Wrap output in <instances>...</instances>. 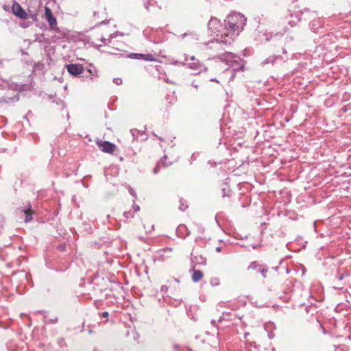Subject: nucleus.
I'll return each instance as SVG.
<instances>
[{"label": "nucleus", "instance_id": "0eeeda50", "mask_svg": "<svg viewBox=\"0 0 351 351\" xmlns=\"http://www.w3.org/2000/svg\"><path fill=\"white\" fill-rule=\"evenodd\" d=\"M12 12L15 16L21 19H25L28 16V14L23 10L22 6L16 1L13 2Z\"/></svg>", "mask_w": 351, "mask_h": 351}, {"label": "nucleus", "instance_id": "864d4df0", "mask_svg": "<svg viewBox=\"0 0 351 351\" xmlns=\"http://www.w3.org/2000/svg\"><path fill=\"white\" fill-rule=\"evenodd\" d=\"M192 85L195 88H198V86L196 85V84H194L193 83L192 84Z\"/></svg>", "mask_w": 351, "mask_h": 351}, {"label": "nucleus", "instance_id": "f03ea898", "mask_svg": "<svg viewBox=\"0 0 351 351\" xmlns=\"http://www.w3.org/2000/svg\"><path fill=\"white\" fill-rule=\"evenodd\" d=\"M217 57L221 62H225L229 66L232 67L234 71H242L244 67L245 62L243 60L234 53L226 52L219 53Z\"/></svg>", "mask_w": 351, "mask_h": 351}, {"label": "nucleus", "instance_id": "de8ad7c7", "mask_svg": "<svg viewBox=\"0 0 351 351\" xmlns=\"http://www.w3.org/2000/svg\"><path fill=\"white\" fill-rule=\"evenodd\" d=\"M167 286H162L161 287V291H165V290H167Z\"/></svg>", "mask_w": 351, "mask_h": 351}, {"label": "nucleus", "instance_id": "c9c22d12", "mask_svg": "<svg viewBox=\"0 0 351 351\" xmlns=\"http://www.w3.org/2000/svg\"><path fill=\"white\" fill-rule=\"evenodd\" d=\"M275 335L273 332H268V337L270 339H272L274 337Z\"/></svg>", "mask_w": 351, "mask_h": 351}, {"label": "nucleus", "instance_id": "f8f14e48", "mask_svg": "<svg viewBox=\"0 0 351 351\" xmlns=\"http://www.w3.org/2000/svg\"><path fill=\"white\" fill-rule=\"evenodd\" d=\"M21 211L22 213H24V214L25 215V217L24 219V221L25 223H28V222H30L31 221H32V219H33L32 215H33L34 212L32 210V205L29 202L27 203V205L25 206H24V208H21Z\"/></svg>", "mask_w": 351, "mask_h": 351}, {"label": "nucleus", "instance_id": "9d476101", "mask_svg": "<svg viewBox=\"0 0 351 351\" xmlns=\"http://www.w3.org/2000/svg\"><path fill=\"white\" fill-rule=\"evenodd\" d=\"M206 264V258L202 255H195L191 253V265L193 268L198 265H205Z\"/></svg>", "mask_w": 351, "mask_h": 351}, {"label": "nucleus", "instance_id": "b1692460", "mask_svg": "<svg viewBox=\"0 0 351 351\" xmlns=\"http://www.w3.org/2000/svg\"><path fill=\"white\" fill-rule=\"evenodd\" d=\"M154 0H148L147 1L145 2L144 7L147 11H149V7L154 6Z\"/></svg>", "mask_w": 351, "mask_h": 351}, {"label": "nucleus", "instance_id": "a18cd8bd", "mask_svg": "<svg viewBox=\"0 0 351 351\" xmlns=\"http://www.w3.org/2000/svg\"><path fill=\"white\" fill-rule=\"evenodd\" d=\"M211 324L213 326H217V322L215 319H213L211 321Z\"/></svg>", "mask_w": 351, "mask_h": 351}, {"label": "nucleus", "instance_id": "e433bc0d", "mask_svg": "<svg viewBox=\"0 0 351 351\" xmlns=\"http://www.w3.org/2000/svg\"><path fill=\"white\" fill-rule=\"evenodd\" d=\"M108 315H109V313H108V311H104V312L101 313V316L103 317H108Z\"/></svg>", "mask_w": 351, "mask_h": 351}, {"label": "nucleus", "instance_id": "09e8293b", "mask_svg": "<svg viewBox=\"0 0 351 351\" xmlns=\"http://www.w3.org/2000/svg\"><path fill=\"white\" fill-rule=\"evenodd\" d=\"M106 23H108V21H106V20H104L99 23V24H106Z\"/></svg>", "mask_w": 351, "mask_h": 351}, {"label": "nucleus", "instance_id": "393cba45", "mask_svg": "<svg viewBox=\"0 0 351 351\" xmlns=\"http://www.w3.org/2000/svg\"><path fill=\"white\" fill-rule=\"evenodd\" d=\"M143 53H132L129 57L134 59L142 60Z\"/></svg>", "mask_w": 351, "mask_h": 351}, {"label": "nucleus", "instance_id": "39448f33", "mask_svg": "<svg viewBox=\"0 0 351 351\" xmlns=\"http://www.w3.org/2000/svg\"><path fill=\"white\" fill-rule=\"evenodd\" d=\"M96 145L101 151L108 154H112L117 149V146L114 143L107 141L97 139Z\"/></svg>", "mask_w": 351, "mask_h": 351}, {"label": "nucleus", "instance_id": "4468645a", "mask_svg": "<svg viewBox=\"0 0 351 351\" xmlns=\"http://www.w3.org/2000/svg\"><path fill=\"white\" fill-rule=\"evenodd\" d=\"M176 233L179 237L184 239L189 235L190 232L185 225L181 224L178 226Z\"/></svg>", "mask_w": 351, "mask_h": 351}, {"label": "nucleus", "instance_id": "58836bf2", "mask_svg": "<svg viewBox=\"0 0 351 351\" xmlns=\"http://www.w3.org/2000/svg\"><path fill=\"white\" fill-rule=\"evenodd\" d=\"M152 134L156 137L160 142H162L163 141V138L160 136H158L154 132L152 133Z\"/></svg>", "mask_w": 351, "mask_h": 351}, {"label": "nucleus", "instance_id": "f3484780", "mask_svg": "<svg viewBox=\"0 0 351 351\" xmlns=\"http://www.w3.org/2000/svg\"><path fill=\"white\" fill-rule=\"evenodd\" d=\"M264 36L265 37L266 40H270L272 39V38H281L282 36V34L280 32H278L275 34H273L272 33H270V32H265L264 34Z\"/></svg>", "mask_w": 351, "mask_h": 351}, {"label": "nucleus", "instance_id": "f704fd0d", "mask_svg": "<svg viewBox=\"0 0 351 351\" xmlns=\"http://www.w3.org/2000/svg\"><path fill=\"white\" fill-rule=\"evenodd\" d=\"M226 315H229V314H230V313H225V312H223V315H222V316H221V317H219V321H218L219 322H221L223 320V319H224L223 315H226Z\"/></svg>", "mask_w": 351, "mask_h": 351}, {"label": "nucleus", "instance_id": "f257e3e1", "mask_svg": "<svg viewBox=\"0 0 351 351\" xmlns=\"http://www.w3.org/2000/svg\"><path fill=\"white\" fill-rule=\"evenodd\" d=\"M245 22L246 19L240 13L229 14L224 20L225 33H223L221 38L210 43V48L219 51L221 44L225 45H231L235 38L243 29Z\"/></svg>", "mask_w": 351, "mask_h": 351}, {"label": "nucleus", "instance_id": "a19ab883", "mask_svg": "<svg viewBox=\"0 0 351 351\" xmlns=\"http://www.w3.org/2000/svg\"><path fill=\"white\" fill-rule=\"evenodd\" d=\"M93 16H94V18H95V19H98V18H99V12H94V13H93Z\"/></svg>", "mask_w": 351, "mask_h": 351}, {"label": "nucleus", "instance_id": "aec40b11", "mask_svg": "<svg viewBox=\"0 0 351 351\" xmlns=\"http://www.w3.org/2000/svg\"><path fill=\"white\" fill-rule=\"evenodd\" d=\"M171 251H172V248H171V247H166V248L161 249L159 251V256L162 260H164L165 258L167 256L165 255V254L168 253V252H171Z\"/></svg>", "mask_w": 351, "mask_h": 351}, {"label": "nucleus", "instance_id": "7c9ffc66", "mask_svg": "<svg viewBox=\"0 0 351 351\" xmlns=\"http://www.w3.org/2000/svg\"><path fill=\"white\" fill-rule=\"evenodd\" d=\"M57 249L60 251H64L65 249H66V246L64 244H59L58 246H57Z\"/></svg>", "mask_w": 351, "mask_h": 351}, {"label": "nucleus", "instance_id": "9b49d317", "mask_svg": "<svg viewBox=\"0 0 351 351\" xmlns=\"http://www.w3.org/2000/svg\"><path fill=\"white\" fill-rule=\"evenodd\" d=\"M19 100V94H15L14 96L4 95L0 97V107L3 104L10 106Z\"/></svg>", "mask_w": 351, "mask_h": 351}, {"label": "nucleus", "instance_id": "49530a36", "mask_svg": "<svg viewBox=\"0 0 351 351\" xmlns=\"http://www.w3.org/2000/svg\"><path fill=\"white\" fill-rule=\"evenodd\" d=\"M58 317H55L54 319H51V321L53 322V323H56L58 322Z\"/></svg>", "mask_w": 351, "mask_h": 351}, {"label": "nucleus", "instance_id": "423d86ee", "mask_svg": "<svg viewBox=\"0 0 351 351\" xmlns=\"http://www.w3.org/2000/svg\"><path fill=\"white\" fill-rule=\"evenodd\" d=\"M253 269L256 272L261 274L263 278H267V274L268 272V267L266 265L261 264L258 261L252 262L247 267V270Z\"/></svg>", "mask_w": 351, "mask_h": 351}, {"label": "nucleus", "instance_id": "37998d69", "mask_svg": "<svg viewBox=\"0 0 351 351\" xmlns=\"http://www.w3.org/2000/svg\"><path fill=\"white\" fill-rule=\"evenodd\" d=\"M191 34L190 33H184L181 35L182 38H184L187 35Z\"/></svg>", "mask_w": 351, "mask_h": 351}, {"label": "nucleus", "instance_id": "c85d7f7f", "mask_svg": "<svg viewBox=\"0 0 351 351\" xmlns=\"http://www.w3.org/2000/svg\"><path fill=\"white\" fill-rule=\"evenodd\" d=\"M210 285L213 287L217 286L219 285V279L217 278H213L210 279Z\"/></svg>", "mask_w": 351, "mask_h": 351}, {"label": "nucleus", "instance_id": "2eb2a0df", "mask_svg": "<svg viewBox=\"0 0 351 351\" xmlns=\"http://www.w3.org/2000/svg\"><path fill=\"white\" fill-rule=\"evenodd\" d=\"M278 60H282V58L279 55L270 56L262 62L261 65L265 66L268 64L274 65Z\"/></svg>", "mask_w": 351, "mask_h": 351}, {"label": "nucleus", "instance_id": "3c124183", "mask_svg": "<svg viewBox=\"0 0 351 351\" xmlns=\"http://www.w3.org/2000/svg\"><path fill=\"white\" fill-rule=\"evenodd\" d=\"M208 164H211L212 166H215L216 165V162H213V164H212L210 161H208Z\"/></svg>", "mask_w": 351, "mask_h": 351}, {"label": "nucleus", "instance_id": "bb28decb", "mask_svg": "<svg viewBox=\"0 0 351 351\" xmlns=\"http://www.w3.org/2000/svg\"><path fill=\"white\" fill-rule=\"evenodd\" d=\"M123 34H122V33H121V32H114V33H113V34H111L110 35L109 38H108L109 43H111V40H112L113 38H116L117 36H123Z\"/></svg>", "mask_w": 351, "mask_h": 351}, {"label": "nucleus", "instance_id": "473e14b6", "mask_svg": "<svg viewBox=\"0 0 351 351\" xmlns=\"http://www.w3.org/2000/svg\"><path fill=\"white\" fill-rule=\"evenodd\" d=\"M132 208L134 209V212H138L140 210V206L137 204H136L134 202L133 204Z\"/></svg>", "mask_w": 351, "mask_h": 351}, {"label": "nucleus", "instance_id": "79ce46f5", "mask_svg": "<svg viewBox=\"0 0 351 351\" xmlns=\"http://www.w3.org/2000/svg\"><path fill=\"white\" fill-rule=\"evenodd\" d=\"M57 104H60L62 108H64L65 106L64 103L62 100H60V102H57Z\"/></svg>", "mask_w": 351, "mask_h": 351}, {"label": "nucleus", "instance_id": "7ed1b4c3", "mask_svg": "<svg viewBox=\"0 0 351 351\" xmlns=\"http://www.w3.org/2000/svg\"><path fill=\"white\" fill-rule=\"evenodd\" d=\"M185 64L191 69L197 71V73H200L207 71V67L199 60L197 59L195 56L185 55L184 58Z\"/></svg>", "mask_w": 351, "mask_h": 351}, {"label": "nucleus", "instance_id": "6e6d98bb", "mask_svg": "<svg viewBox=\"0 0 351 351\" xmlns=\"http://www.w3.org/2000/svg\"><path fill=\"white\" fill-rule=\"evenodd\" d=\"M256 247H257V245H254V246H253V248H254V249H256Z\"/></svg>", "mask_w": 351, "mask_h": 351}, {"label": "nucleus", "instance_id": "72a5a7b5", "mask_svg": "<svg viewBox=\"0 0 351 351\" xmlns=\"http://www.w3.org/2000/svg\"><path fill=\"white\" fill-rule=\"evenodd\" d=\"M29 17L34 21H38V19H37V14L35 13V14H30L29 15Z\"/></svg>", "mask_w": 351, "mask_h": 351}, {"label": "nucleus", "instance_id": "ea45409f", "mask_svg": "<svg viewBox=\"0 0 351 351\" xmlns=\"http://www.w3.org/2000/svg\"><path fill=\"white\" fill-rule=\"evenodd\" d=\"M158 171H159V168H158V166H156V167L154 169V170H153V173H154V174H156V173H158Z\"/></svg>", "mask_w": 351, "mask_h": 351}, {"label": "nucleus", "instance_id": "c03bdc74", "mask_svg": "<svg viewBox=\"0 0 351 351\" xmlns=\"http://www.w3.org/2000/svg\"><path fill=\"white\" fill-rule=\"evenodd\" d=\"M210 82H217L219 83V81L217 80V79L216 77H214V78H211L210 80Z\"/></svg>", "mask_w": 351, "mask_h": 351}, {"label": "nucleus", "instance_id": "4c0bfd02", "mask_svg": "<svg viewBox=\"0 0 351 351\" xmlns=\"http://www.w3.org/2000/svg\"><path fill=\"white\" fill-rule=\"evenodd\" d=\"M344 276L345 275L343 274H339L337 278L339 280H342L343 278H344Z\"/></svg>", "mask_w": 351, "mask_h": 351}, {"label": "nucleus", "instance_id": "5701e85b", "mask_svg": "<svg viewBox=\"0 0 351 351\" xmlns=\"http://www.w3.org/2000/svg\"><path fill=\"white\" fill-rule=\"evenodd\" d=\"M188 208V205L186 202V201H184L183 199V198H180V205H179V209L182 211H184L185 210L186 208Z\"/></svg>", "mask_w": 351, "mask_h": 351}, {"label": "nucleus", "instance_id": "5fc2aeb1", "mask_svg": "<svg viewBox=\"0 0 351 351\" xmlns=\"http://www.w3.org/2000/svg\"><path fill=\"white\" fill-rule=\"evenodd\" d=\"M247 335H249V332H245L244 337H246Z\"/></svg>", "mask_w": 351, "mask_h": 351}, {"label": "nucleus", "instance_id": "412c9836", "mask_svg": "<svg viewBox=\"0 0 351 351\" xmlns=\"http://www.w3.org/2000/svg\"><path fill=\"white\" fill-rule=\"evenodd\" d=\"M142 60H145V61L152 62V61H155L156 58H155L154 56L151 53H146V54L143 53Z\"/></svg>", "mask_w": 351, "mask_h": 351}, {"label": "nucleus", "instance_id": "a211bd4d", "mask_svg": "<svg viewBox=\"0 0 351 351\" xmlns=\"http://www.w3.org/2000/svg\"><path fill=\"white\" fill-rule=\"evenodd\" d=\"M293 40V38L292 36H288L285 40V46L282 47V53L283 54H287V51L286 47H289V44H291Z\"/></svg>", "mask_w": 351, "mask_h": 351}, {"label": "nucleus", "instance_id": "dca6fc26", "mask_svg": "<svg viewBox=\"0 0 351 351\" xmlns=\"http://www.w3.org/2000/svg\"><path fill=\"white\" fill-rule=\"evenodd\" d=\"M191 271H192V280L193 282H197L199 281L203 277V273L200 270H196L192 267Z\"/></svg>", "mask_w": 351, "mask_h": 351}, {"label": "nucleus", "instance_id": "c756f323", "mask_svg": "<svg viewBox=\"0 0 351 351\" xmlns=\"http://www.w3.org/2000/svg\"><path fill=\"white\" fill-rule=\"evenodd\" d=\"M129 192H130V195H131L132 197H134L135 199H136V197H137V195H136V191H135L133 189L130 188V189H129Z\"/></svg>", "mask_w": 351, "mask_h": 351}, {"label": "nucleus", "instance_id": "20e7f679", "mask_svg": "<svg viewBox=\"0 0 351 351\" xmlns=\"http://www.w3.org/2000/svg\"><path fill=\"white\" fill-rule=\"evenodd\" d=\"M208 29L211 34L225 33L224 23H222L218 19L212 17L208 23Z\"/></svg>", "mask_w": 351, "mask_h": 351}, {"label": "nucleus", "instance_id": "6ab92c4d", "mask_svg": "<svg viewBox=\"0 0 351 351\" xmlns=\"http://www.w3.org/2000/svg\"><path fill=\"white\" fill-rule=\"evenodd\" d=\"M222 186H223V187L221 189V191H222L223 197L230 196L231 190L230 189L228 184L224 183V184H223Z\"/></svg>", "mask_w": 351, "mask_h": 351}, {"label": "nucleus", "instance_id": "6e6552de", "mask_svg": "<svg viewBox=\"0 0 351 351\" xmlns=\"http://www.w3.org/2000/svg\"><path fill=\"white\" fill-rule=\"evenodd\" d=\"M45 15L47 21L48 22L51 29H57V21L56 17L53 16L51 10L49 7L45 8Z\"/></svg>", "mask_w": 351, "mask_h": 351}, {"label": "nucleus", "instance_id": "ddd939ff", "mask_svg": "<svg viewBox=\"0 0 351 351\" xmlns=\"http://www.w3.org/2000/svg\"><path fill=\"white\" fill-rule=\"evenodd\" d=\"M309 27L313 32L318 34L319 29H323L322 21L320 19H315L311 21Z\"/></svg>", "mask_w": 351, "mask_h": 351}, {"label": "nucleus", "instance_id": "8fccbe9b", "mask_svg": "<svg viewBox=\"0 0 351 351\" xmlns=\"http://www.w3.org/2000/svg\"><path fill=\"white\" fill-rule=\"evenodd\" d=\"M221 247H217L216 248V251H217V252H221Z\"/></svg>", "mask_w": 351, "mask_h": 351}, {"label": "nucleus", "instance_id": "a878e982", "mask_svg": "<svg viewBox=\"0 0 351 351\" xmlns=\"http://www.w3.org/2000/svg\"><path fill=\"white\" fill-rule=\"evenodd\" d=\"M101 41L102 42V44H100V45H97V48H100L102 46H105V45H109L110 43H109V40L108 39H106L104 37H101Z\"/></svg>", "mask_w": 351, "mask_h": 351}, {"label": "nucleus", "instance_id": "1a4fd4ad", "mask_svg": "<svg viewBox=\"0 0 351 351\" xmlns=\"http://www.w3.org/2000/svg\"><path fill=\"white\" fill-rule=\"evenodd\" d=\"M68 73L73 76H77L84 71V67L80 64H69L66 65Z\"/></svg>", "mask_w": 351, "mask_h": 351}, {"label": "nucleus", "instance_id": "2f4dec72", "mask_svg": "<svg viewBox=\"0 0 351 351\" xmlns=\"http://www.w3.org/2000/svg\"><path fill=\"white\" fill-rule=\"evenodd\" d=\"M113 82H114L116 84H117V85H120V84H122V79H121V78H119V77H117V78H114Z\"/></svg>", "mask_w": 351, "mask_h": 351}, {"label": "nucleus", "instance_id": "4be33fe9", "mask_svg": "<svg viewBox=\"0 0 351 351\" xmlns=\"http://www.w3.org/2000/svg\"><path fill=\"white\" fill-rule=\"evenodd\" d=\"M134 140H138V135H143V132L138 130L137 129H132L130 131Z\"/></svg>", "mask_w": 351, "mask_h": 351}, {"label": "nucleus", "instance_id": "cd10ccee", "mask_svg": "<svg viewBox=\"0 0 351 351\" xmlns=\"http://www.w3.org/2000/svg\"><path fill=\"white\" fill-rule=\"evenodd\" d=\"M123 216L125 219H132L134 217V214L132 210L125 211L123 213Z\"/></svg>", "mask_w": 351, "mask_h": 351}, {"label": "nucleus", "instance_id": "603ef678", "mask_svg": "<svg viewBox=\"0 0 351 351\" xmlns=\"http://www.w3.org/2000/svg\"><path fill=\"white\" fill-rule=\"evenodd\" d=\"M173 348H174L175 350H178V345H175Z\"/></svg>", "mask_w": 351, "mask_h": 351}]
</instances>
